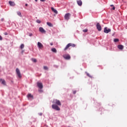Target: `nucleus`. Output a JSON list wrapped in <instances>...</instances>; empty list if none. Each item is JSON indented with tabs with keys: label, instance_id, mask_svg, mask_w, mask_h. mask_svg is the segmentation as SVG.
I'll use <instances>...</instances> for the list:
<instances>
[{
	"label": "nucleus",
	"instance_id": "f257e3e1",
	"mask_svg": "<svg viewBox=\"0 0 127 127\" xmlns=\"http://www.w3.org/2000/svg\"><path fill=\"white\" fill-rule=\"evenodd\" d=\"M71 47H75V46H76V45H75V44L72 43L68 44L64 49V51H66V50L68 49L69 47H71Z\"/></svg>",
	"mask_w": 127,
	"mask_h": 127
},
{
	"label": "nucleus",
	"instance_id": "f03ea898",
	"mask_svg": "<svg viewBox=\"0 0 127 127\" xmlns=\"http://www.w3.org/2000/svg\"><path fill=\"white\" fill-rule=\"evenodd\" d=\"M53 104H55L56 105L58 106H61V102H60V100H58L57 99H55L53 101Z\"/></svg>",
	"mask_w": 127,
	"mask_h": 127
},
{
	"label": "nucleus",
	"instance_id": "7ed1b4c3",
	"mask_svg": "<svg viewBox=\"0 0 127 127\" xmlns=\"http://www.w3.org/2000/svg\"><path fill=\"white\" fill-rule=\"evenodd\" d=\"M52 109L56 110V111H60V108L59 107L58 105L56 104H53L52 106Z\"/></svg>",
	"mask_w": 127,
	"mask_h": 127
},
{
	"label": "nucleus",
	"instance_id": "20e7f679",
	"mask_svg": "<svg viewBox=\"0 0 127 127\" xmlns=\"http://www.w3.org/2000/svg\"><path fill=\"white\" fill-rule=\"evenodd\" d=\"M70 15L71 14H70V13H67L65 14L64 15V19H65L66 20H69Z\"/></svg>",
	"mask_w": 127,
	"mask_h": 127
},
{
	"label": "nucleus",
	"instance_id": "39448f33",
	"mask_svg": "<svg viewBox=\"0 0 127 127\" xmlns=\"http://www.w3.org/2000/svg\"><path fill=\"white\" fill-rule=\"evenodd\" d=\"M63 57L66 60H70V59H71V56H70V55L69 54L64 55L63 56Z\"/></svg>",
	"mask_w": 127,
	"mask_h": 127
},
{
	"label": "nucleus",
	"instance_id": "423d86ee",
	"mask_svg": "<svg viewBox=\"0 0 127 127\" xmlns=\"http://www.w3.org/2000/svg\"><path fill=\"white\" fill-rule=\"evenodd\" d=\"M96 27L98 31H101V30H102V26L100 25V23H97Z\"/></svg>",
	"mask_w": 127,
	"mask_h": 127
},
{
	"label": "nucleus",
	"instance_id": "0eeeda50",
	"mask_svg": "<svg viewBox=\"0 0 127 127\" xmlns=\"http://www.w3.org/2000/svg\"><path fill=\"white\" fill-rule=\"evenodd\" d=\"M16 72L18 77H19V78H21V74L20 73V71L19 70V69L16 68Z\"/></svg>",
	"mask_w": 127,
	"mask_h": 127
},
{
	"label": "nucleus",
	"instance_id": "6e6552de",
	"mask_svg": "<svg viewBox=\"0 0 127 127\" xmlns=\"http://www.w3.org/2000/svg\"><path fill=\"white\" fill-rule=\"evenodd\" d=\"M37 86L39 89H42L43 88V85L41 82H37Z\"/></svg>",
	"mask_w": 127,
	"mask_h": 127
},
{
	"label": "nucleus",
	"instance_id": "1a4fd4ad",
	"mask_svg": "<svg viewBox=\"0 0 127 127\" xmlns=\"http://www.w3.org/2000/svg\"><path fill=\"white\" fill-rule=\"evenodd\" d=\"M38 47L39 48V49H42L43 48V45L41 44V43L38 42L37 43Z\"/></svg>",
	"mask_w": 127,
	"mask_h": 127
},
{
	"label": "nucleus",
	"instance_id": "9d476101",
	"mask_svg": "<svg viewBox=\"0 0 127 127\" xmlns=\"http://www.w3.org/2000/svg\"><path fill=\"white\" fill-rule=\"evenodd\" d=\"M104 32H105V33H109V32H111V29H108L107 27H105Z\"/></svg>",
	"mask_w": 127,
	"mask_h": 127
},
{
	"label": "nucleus",
	"instance_id": "9b49d317",
	"mask_svg": "<svg viewBox=\"0 0 127 127\" xmlns=\"http://www.w3.org/2000/svg\"><path fill=\"white\" fill-rule=\"evenodd\" d=\"M1 82L2 85H3L4 86H6V82H5V80L4 79H0V83Z\"/></svg>",
	"mask_w": 127,
	"mask_h": 127
},
{
	"label": "nucleus",
	"instance_id": "f8f14e48",
	"mask_svg": "<svg viewBox=\"0 0 127 127\" xmlns=\"http://www.w3.org/2000/svg\"><path fill=\"white\" fill-rule=\"evenodd\" d=\"M27 97L29 100H33V95H31V94L29 93L27 95Z\"/></svg>",
	"mask_w": 127,
	"mask_h": 127
},
{
	"label": "nucleus",
	"instance_id": "ddd939ff",
	"mask_svg": "<svg viewBox=\"0 0 127 127\" xmlns=\"http://www.w3.org/2000/svg\"><path fill=\"white\" fill-rule=\"evenodd\" d=\"M39 31L42 33H45L46 32V31H45V30H44V29L41 27L39 28Z\"/></svg>",
	"mask_w": 127,
	"mask_h": 127
},
{
	"label": "nucleus",
	"instance_id": "4468645a",
	"mask_svg": "<svg viewBox=\"0 0 127 127\" xmlns=\"http://www.w3.org/2000/svg\"><path fill=\"white\" fill-rule=\"evenodd\" d=\"M51 9H52V11H53V12H54L56 14H57L58 13V11H57V10L55 9L53 7H51Z\"/></svg>",
	"mask_w": 127,
	"mask_h": 127
},
{
	"label": "nucleus",
	"instance_id": "2eb2a0df",
	"mask_svg": "<svg viewBox=\"0 0 127 127\" xmlns=\"http://www.w3.org/2000/svg\"><path fill=\"white\" fill-rule=\"evenodd\" d=\"M77 4H78V5H79V6H81L82 4V0H77Z\"/></svg>",
	"mask_w": 127,
	"mask_h": 127
},
{
	"label": "nucleus",
	"instance_id": "dca6fc26",
	"mask_svg": "<svg viewBox=\"0 0 127 127\" xmlns=\"http://www.w3.org/2000/svg\"><path fill=\"white\" fill-rule=\"evenodd\" d=\"M9 4H10V5H11V6H14V5H15V3H14V2H12L11 1H9Z\"/></svg>",
	"mask_w": 127,
	"mask_h": 127
},
{
	"label": "nucleus",
	"instance_id": "f3484780",
	"mask_svg": "<svg viewBox=\"0 0 127 127\" xmlns=\"http://www.w3.org/2000/svg\"><path fill=\"white\" fill-rule=\"evenodd\" d=\"M118 48L120 49V50H123L124 49V46L122 45H119L118 46Z\"/></svg>",
	"mask_w": 127,
	"mask_h": 127
},
{
	"label": "nucleus",
	"instance_id": "a211bd4d",
	"mask_svg": "<svg viewBox=\"0 0 127 127\" xmlns=\"http://www.w3.org/2000/svg\"><path fill=\"white\" fill-rule=\"evenodd\" d=\"M47 24L48 25V26H50V27H53V24H52V23L51 22H47Z\"/></svg>",
	"mask_w": 127,
	"mask_h": 127
},
{
	"label": "nucleus",
	"instance_id": "6ab92c4d",
	"mask_svg": "<svg viewBox=\"0 0 127 127\" xmlns=\"http://www.w3.org/2000/svg\"><path fill=\"white\" fill-rule=\"evenodd\" d=\"M31 61L33 62H34V63H36V62H37V60L36 59H34V58L31 59Z\"/></svg>",
	"mask_w": 127,
	"mask_h": 127
},
{
	"label": "nucleus",
	"instance_id": "aec40b11",
	"mask_svg": "<svg viewBox=\"0 0 127 127\" xmlns=\"http://www.w3.org/2000/svg\"><path fill=\"white\" fill-rule=\"evenodd\" d=\"M52 51L53 52H54V53H56L57 52V50H56V48H53L52 49Z\"/></svg>",
	"mask_w": 127,
	"mask_h": 127
},
{
	"label": "nucleus",
	"instance_id": "412c9836",
	"mask_svg": "<svg viewBox=\"0 0 127 127\" xmlns=\"http://www.w3.org/2000/svg\"><path fill=\"white\" fill-rule=\"evenodd\" d=\"M17 13L18 15H19V16H20V17H21V16H22L21 15V12H20V11L17 12Z\"/></svg>",
	"mask_w": 127,
	"mask_h": 127
},
{
	"label": "nucleus",
	"instance_id": "4be33fe9",
	"mask_svg": "<svg viewBox=\"0 0 127 127\" xmlns=\"http://www.w3.org/2000/svg\"><path fill=\"white\" fill-rule=\"evenodd\" d=\"M120 40H119V39H114V42H119Z\"/></svg>",
	"mask_w": 127,
	"mask_h": 127
},
{
	"label": "nucleus",
	"instance_id": "5701e85b",
	"mask_svg": "<svg viewBox=\"0 0 127 127\" xmlns=\"http://www.w3.org/2000/svg\"><path fill=\"white\" fill-rule=\"evenodd\" d=\"M36 22H37V23H41V21H40V20H39V19H37L36 21Z\"/></svg>",
	"mask_w": 127,
	"mask_h": 127
},
{
	"label": "nucleus",
	"instance_id": "b1692460",
	"mask_svg": "<svg viewBox=\"0 0 127 127\" xmlns=\"http://www.w3.org/2000/svg\"><path fill=\"white\" fill-rule=\"evenodd\" d=\"M21 49H23V48H24V45L23 44H22L20 46Z\"/></svg>",
	"mask_w": 127,
	"mask_h": 127
},
{
	"label": "nucleus",
	"instance_id": "393cba45",
	"mask_svg": "<svg viewBox=\"0 0 127 127\" xmlns=\"http://www.w3.org/2000/svg\"><path fill=\"white\" fill-rule=\"evenodd\" d=\"M83 32H88V29H85L83 30L82 31Z\"/></svg>",
	"mask_w": 127,
	"mask_h": 127
},
{
	"label": "nucleus",
	"instance_id": "a878e982",
	"mask_svg": "<svg viewBox=\"0 0 127 127\" xmlns=\"http://www.w3.org/2000/svg\"><path fill=\"white\" fill-rule=\"evenodd\" d=\"M44 70H48V67L46 66H44Z\"/></svg>",
	"mask_w": 127,
	"mask_h": 127
},
{
	"label": "nucleus",
	"instance_id": "bb28decb",
	"mask_svg": "<svg viewBox=\"0 0 127 127\" xmlns=\"http://www.w3.org/2000/svg\"><path fill=\"white\" fill-rule=\"evenodd\" d=\"M112 9H113V10H115V9H116V7H115V6H113Z\"/></svg>",
	"mask_w": 127,
	"mask_h": 127
},
{
	"label": "nucleus",
	"instance_id": "cd10ccee",
	"mask_svg": "<svg viewBox=\"0 0 127 127\" xmlns=\"http://www.w3.org/2000/svg\"><path fill=\"white\" fill-rule=\"evenodd\" d=\"M0 40H2V37L0 35Z\"/></svg>",
	"mask_w": 127,
	"mask_h": 127
},
{
	"label": "nucleus",
	"instance_id": "c85d7f7f",
	"mask_svg": "<svg viewBox=\"0 0 127 127\" xmlns=\"http://www.w3.org/2000/svg\"><path fill=\"white\" fill-rule=\"evenodd\" d=\"M4 35H7L8 34L7 32L4 33Z\"/></svg>",
	"mask_w": 127,
	"mask_h": 127
},
{
	"label": "nucleus",
	"instance_id": "c756f323",
	"mask_svg": "<svg viewBox=\"0 0 127 127\" xmlns=\"http://www.w3.org/2000/svg\"><path fill=\"white\" fill-rule=\"evenodd\" d=\"M76 91H73V94H76Z\"/></svg>",
	"mask_w": 127,
	"mask_h": 127
},
{
	"label": "nucleus",
	"instance_id": "7c9ffc66",
	"mask_svg": "<svg viewBox=\"0 0 127 127\" xmlns=\"http://www.w3.org/2000/svg\"><path fill=\"white\" fill-rule=\"evenodd\" d=\"M87 75L88 77H91V76L90 75V74H89V73H87Z\"/></svg>",
	"mask_w": 127,
	"mask_h": 127
},
{
	"label": "nucleus",
	"instance_id": "2f4dec72",
	"mask_svg": "<svg viewBox=\"0 0 127 127\" xmlns=\"http://www.w3.org/2000/svg\"><path fill=\"white\" fill-rule=\"evenodd\" d=\"M29 36H32V34H31V33L30 34Z\"/></svg>",
	"mask_w": 127,
	"mask_h": 127
},
{
	"label": "nucleus",
	"instance_id": "473e14b6",
	"mask_svg": "<svg viewBox=\"0 0 127 127\" xmlns=\"http://www.w3.org/2000/svg\"><path fill=\"white\" fill-rule=\"evenodd\" d=\"M41 1H45V0H40Z\"/></svg>",
	"mask_w": 127,
	"mask_h": 127
},
{
	"label": "nucleus",
	"instance_id": "72a5a7b5",
	"mask_svg": "<svg viewBox=\"0 0 127 127\" xmlns=\"http://www.w3.org/2000/svg\"><path fill=\"white\" fill-rule=\"evenodd\" d=\"M50 44L51 46H52V45H53V43H51Z\"/></svg>",
	"mask_w": 127,
	"mask_h": 127
},
{
	"label": "nucleus",
	"instance_id": "f704fd0d",
	"mask_svg": "<svg viewBox=\"0 0 127 127\" xmlns=\"http://www.w3.org/2000/svg\"><path fill=\"white\" fill-rule=\"evenodd\" d=\"M27 5H28V4L27 3H26V4H25V6H27Z\"/></svg>",
	"mask_w": 127,
	"mask_h": 127
},
{
	"label": "nucleus",
	"instance_id": "c9c22d12",
	"mask_svg": "<svg viewBox=\"0 0 127 127\" xmlns=\"http://www.w3.org/2000/svg\"><path fill=\"white\" fill-rule=\"evenodd\" d=\"M115 5H114L113 4H112V5H110V6H113V7Z\"/></svg>",
	"mask_w": 127,
	"mask_h": 127
},
{
	"label": "nucleus",
	"instance_id": "e433bc0d",
	"mask_svg": "<svg viewBox=\"0 0 127 127\" xmlns=\"http://www.w3.org/2000/svg\"><path fill=\"white\" fill-rule=\"evenodd\" d=\"M40 116H42V114H40Z\"/></svg>",
	"mask_w": 127,
	"mask_h": 127
},
{
	"label": "nucleus",
	"instance_id": "4c0bfd02",
	"mask_svg": "<svg viewBox=\"0 0 127 127\" xmlns=\"http://www.w3.org/2000/svg\"><path fill=\"white\" fill-rule=\"evenodd\" d=\"M35 0V1H37L38 0Z\"/></svg>",
	"mask_w": 127,
	"mask_h": 127
},
{
	"label": "nucleus",
	"instance_id": "58836bf2",
	"mask_svg": "<svg viewBox=\"0 0 127 127\" xmlns=\"http://www.w3.org/2000/svg\"><path fill=\"white\" fill-rule=\"evenodd\" d=\"M3 20V19H2V21Z\"/></svg>",
	"mask_w": 127,
	"mask_h": 127
}]
</instances>
